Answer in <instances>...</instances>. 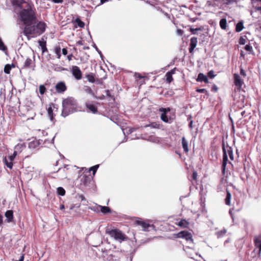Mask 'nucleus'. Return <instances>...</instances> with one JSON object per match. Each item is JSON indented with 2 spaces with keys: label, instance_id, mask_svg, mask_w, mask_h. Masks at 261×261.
I'll use <instances>...</instances> for the list:
<instances>
[{
  "label": "nucleus",
  "instance_id": "obj_5",
  "mask_svg": "<svg viewBox=\"0 0 261 261\" xmlns=\"http://www.w3.org/2000/svg\"><path fill=\"white\" fill-rule=\"evenodd\" d=\"M176 238L185 239L187 242L193 243L192 234L187 231H181L175 234Z\"/></svg>",
  "mask_w": 261,
  "mask_h": 261
},
{
  "label": "nucleus",
  "instance_id": "obj_1",
  "mask_svg": "<svg viewBox=\"0 0 261 261\" xmlns=\"http://www.w3.org/2000/svg\"><path fill=\"white\" fill-rule=\"evenodd\" d=\"M15 12L17 24H21L26 27L37 22V13L33 3H27L21 10L15 9Z\"/></svg>",
  "mask_w": 261,
  "mask_h": 261
},
{
  "label": "nucleus",
  "instance_id": "obj_45",
  "mask_svg": "<svg viewBox=\"0 0 261 261\" xmlns=\"http://www.w3.org/2000/svg\"><path fill=\"white\" fill-rule=\"evenodd\" d=\"M196 91L198 93H205L207 92L205 89H197Z\"/></svg>",
  "mask_w": 261,
  "mask_h": 261
},
{
  "label": "nucleus",
  "instance_id": "obj_42",
  "mask_svg": "<svg viewBox=\"0 0 261 261\" xmlns=\"http://www.w3.org/2000/svg\"><path fill=\"white\" fill-rule=\"evenodd\" d=\"M47 111H48V115L50 117V119L52 120L53 118V110H52L51 108H48L47 110Z\"/></svg>",
  "mask_w": 261,
  "mask_h": 261
},
{
  "label": "nucleus",
  "instance_id": "obj_17",
  "mask_svg": "<svg viewBox=\"0 0 261 261\" xmlns=\"http://www.w3.org/2000/svg\"><path fill=\"white\" fill-rule=\"evenodd\" d=\"M197 82H204L205 83H208V80L207 77L202 73H200L198 75V77L196 79Z\"/></svg>",
  "mask_w": 261,
  "mask_h": 261
},
{
  "label": "nucleus",
  "instance_id": "obj_61",
  "mask_svg": "<svg viewBox=\"0 0 261 261\" xmlns=\"http://www.w3.org/2000/svg\"><path fill=\"white\" fill-rule=\"evenodd\" d=\"M19 153L18 152L16 151L15 149H14V151L12 154L13 156H14V158L16 157V155L17 154V153Z\"/></svg>",
  "mask_w": 261,
  "mask_h": 261
},
{
  "label": "nucleus",
  "instance_id": "obj_15",
  "mask_svg": "<svg viewBox=\"0 0 261 261\" xmlns=\"http://www.w3.org/2000/svg\"><path fill=\"white\" fill-rule=\"evenodd\" d=\"M175 68H174L171 70L170 71H168V72L166 73L165 76L166 78L167 83L169 84L172 81V75L175 73Z\"/></svg>",
  "mask_w": 261,
  "mask_h": 261
},
{
  "label": "nucleus",
  "instance_id": "obj_48",
  "mask_svg": "<svg viewBox=\"0 0 261 261\" xmlns=\"http://www.w3.org/2000/svg\"><path fill=\"white\" fill-rule=\"evenodd\" d=\"M68 53V51H67V50L66 48H64L62 49V54L64 55H66Z\"/></svg>",
  "mask_w": 261,
  "mask_h": 261
},
{
  "label": "nucleus",
  "instance_id": "obj_13",
  "mask_svg": "<svg viewBox=\"0 0 261 261\" xmlns=\"http://www.w3.org/2000/svg\"><path fill=\"white\" fill-rule=\"evenodd\" d=\"M197 44V38L196 37H192L190 39L189 52L192 53Z\"/></svg>",
  "mask_w": 261,
  "mask_h": 261
},
{
  "label": "nucleus",
  "instance_id": "obj_63",
  "mask_svg": "<svg viewBox=\"0 0 261 261\" xmlns=\"http://www.w3.org/2000/svg\"><path fill=\"white\" fill-rule=\"evenodd\" d=\"M72 54L68 56V57H67L68 60L69 61H70L71 60V59H72Z\"/></svg>",
  "mask_w": 261,
  "mask_h": 261
},
{
  "label": "nucleus",
  "instance_id": "obj_12",
  "mask_svg": "<svg viewBox=\"0 0 261 261\" xmlns=\"http://www.w3.org/2000/svg\"><path fill=\"white\" fill-rule=\"evenodd\" d=\"M222 149H223V162H222V170L223 171H225L226 166V164H227V161H228V156H227V153L226 152V149H225V146L224 144L223 145Z\"/></svg>",
  "mask_w": 261,
  "mask_h": 261
},
{
  "label": "nucleus",
  "instance_id": "obj_58",
  "mask_svg": "<svg viewBox=\"0 0 261 261\" xmlns=\"http://www.w3.org/2000/svg\"><path fill=\"white\" fill-rule=\"evenodd\" d=\"M255 10L257 11H259L261 14V7H257L255 8Z\"/></svg>",
  "mask_w": 261,
  "mask_h": 261
},
{
  "label": "nucleus",
  "instance_id": "obj_26",
  "mask_svg": "<svg viewBox=\"0 0 261 261\" xmlns=\"http://www.w3.org/2000/svg\"><path fill=\"white\" fill-rule=\"evenodd\" d=\"M86 78L88 82L93 83L95 82V75L93 73H90L86 75Z\"/></svg>",
  "mask_w": 261,
  "mask_h": 261
},
{
  "label": "nucleus",
  "instance_id": "obj_29",
  "mask_svg": "<svg viewBox=\"0 0 261 261\" xmlns=\"http://www.w3.org/2000/svg\"><path fill=\"white\" fill-rule=\"evenodd\" d=\"M54 53L56 54L58 59H60L61 55V47L59 46H55L54 48Z\"/></svg>",
  "mask_w": 261,
  "mask_h": 261
},
{
  "label": "nucleus",
  "instance_id": "obj_20",
  "mask_svg": "<svg viewBox=\"0 0 261 261\" xmlns=\"http://www.w3.org/2000/svg\"><path fill=\"white\" fill-rule=\"evenodd\" d=\"M225 149H226V152L227 153V155H228V156L231 160H233V151H232V149L231 148V147L227 145V146H225Z\"/></svg>",
  "mask_w": 261,
  "mask_h": 261
},
{
  "label": "nucleus",
  "instance_id": "obj_24",
  "mask_svg": "<svg viewBox=\"0 0 261 261\" xmlns=\"http://www.w3.org/2000/svg\"><path fill=\"white\" fill-rule=\"evenodd\" d=\"M231 197V193L228 191H227L226 196L225 198V203L226 205H230Z\"/></svg>",
  "mask_w": 261,
  "mask_h": 261
},
{
  "label": "nucleus",
  "instance_id": "obj_52",
  "mask_svg": "<svg viewBox=\"0 0 261 261\" xmlns=\"http://www.w3.org/2000/svg\"><path fill=\"white\" fill-rule=\"evenodd\" d=\"M212 90H213V91H215V92L217 91V90H218V88H217V86H216V85H214L213 86V87H212Z\"/></svg>",
  "mask_w": 261,
  "mask_h": 261
},
{
  "label": "nucleus",
  "instance_id": "obj_11",
  "mask_svg": "<svg viewBox=\"0 0 261 261\" xmlns=\"http://www.w3.org/2000/svg\"><path fill=\"white\" fill-rule=\"evenodd\" d=\"M233 77L234 85L238 87V89H240L242 88L243 83L242 80L240 76L236 73L234 74Z\"/></svg>",
  "mask_w": 261,
  "mask_h": 261
},
{
  "label": "nucleus",
  "instance_id": "obj_54",
  "mask_svg": "<svg viewBox=\"0 0 261 261\" xmlns=\"http://www.w3.org/2000/svg\"><path fill=\"white\" fill-rule=\"evenodd\" d=\"M36 143L35 142H31L29 144V147L30 148H32V147H35V144Z\"/></svg>",
  "mask_w": 261,
  "mask_h": 261
},
{
  "label": "nucleus",
  "instance_id": "obj_43",
  "mask_svg": "<svg viewBox=\"0 0 261 261\" xmlns=\"http://www.w3.org/2000/svg\"><path fill=\"white\" fill-rule=\"evenodd\" d=\"M208 76L211 78L213 79L215 76V75L214 74V72L213 70L210 71L207 73Z\"/></svg>",
  "mask_w": 261,
  "mask_h": 261
},
{
  "label": "nucleus",
  "instance_id": "obj_4",
  "mask_svg": "<svg viewBox=\"0 0 261 261\" xmlns=\"http://www.w3.org/2000/svg\"><path fill=\"white\" fill-rule=\"evenodd\" d=\"M109 233L112 237L120 243L126 240L125 235L118 229H112L109 231Z\"/></svg>",
  "mask_w": 261,
  "mask_h": 261
},
{
  "label": "nucleus",
  "instance_id": "obj_35",
  "mask_svg": "<svg viewBox=\"0 0 261 261\" xmlns=\"http://www.w3.org/2000/svg\"><path fill=\"white\" fill-rule=\"evenodd\" d=\"M226 232V230L225 229H223L216 233L218 238L222 237L224 234Z\"/></svg>",
  "mask_w": 261,
  "mask_h": 261
},
{
  "label": "nucleus",
  "instance_id": "obj_21",
  "mask_svg": "<svg viewBox=\"0 0 261 261\" xmlns=\"http://www.w3.org/2000/svg\"><path fill=\"white\" fill-rule=\"evenodd\" d=\"M83 89H84V91L85 92V93H86L87 94H89L94 97H96L95 96L94 92L92 91V90L91 89V88L90 87L85 86L83 88Z\"/></svg>",
  "mask_w": 261,
  "mask_h": 261
},
{
  "label": "nucleus",
  "instance_id": "obj_10",
  "mask_svg": "<svg viewBox=\"0 0 261 261\" xmlns=\"http://www.w3.org/2000/svg\"><path fill=\"white\" fill-rule=\"evenodd\" d=\"M27 3H32L31 2H25L24 0H12V4L13 6H16L19 8V10L26 6Z\"/></svg>",
  "mask_w": 261,
  "mask_h": 261
},
{
  "label": "nucleus",
  "instance_id": "obj_49",
  "mask_svg": "<svg viewBox=\"0 0 261 261\" xmlns=\"http://www.w3.org/2000/svg\"><path fill=\"white\" fill-rule=\"evenodd\" d=\"M52 2L54 3H62L63 2V0H52Z\"/></svg>",
  "mask_w": 261,
  "mask_h": 261
},
{
  "label": "nucleus",
  "instance_id": "obj_62",
  "mask_svg": "<svg viewBox=\"0 0 261 261\" xmlns=\"http://www.w3.org/2000/svg\"><path fill=\"white\" fill-rule=\"evenodd\" d=\"M19 153L18 152L16 151L15 149H14V151L12 154L13 156H14V158L16 157V155L17 154V153Z\"/></svg>",
  "mask_w": 261,
  "mask_h": 261
},
{
  "label": "nucleus",
  "instance_id": "obj_18",
  "mask_svg": "<svg viewBox=\"0 0 261 261\" xmlns=\"http://www.w3.org/2000/svg\"><path fill=\"white\" fill-rule=\"evenodd\" d=\"M137 223L143 227L144 231H148L149 227L153 226L152 225H150L141 220L137 221Z\"/></svg>",
  "mask_w": 261,
  "mask_h": 261
},
{
  "label": "nucleus",
  "instance_id": "obj_2",
  "mask_svg": "<svg viewBox=\"0 0 261 261\" xmlns=\"http://www.w3.org/2000/svg\"><path fill=\"white\" fill-rule=\"evenodd\" d=\"M46 24L43 21H38L37 23L24 27L22 33L27 37L28 40L32 37L39 36L42 34L46 30Z\"/></svg>",
  "mask_w": 261,
  "mask_h": 261
},
{
  "label": "nucleus",
  "instance_id": "obj_31",
  "mask_svg": "<svg viewBox=\"0 0 261 261\" xmlns=\"http://www.w3.org/2000/svg\"><path fill=\"white\" fill-rule=\"evenodd\" d=\"M39 45L41 46L43 53L47 51V48L46 46V42L39 41Z\"/></svg>",
  "mask_w": 261,
  "mask_h": 261
},
{
  "label": "nucleus",
  "instance_id": "obj_41",
  "mask_svg": "<svg viewBox=\"0 0 261 261\" xmlns=\"http://www.w3.org/2000/svg\"><path fill=\"white\" fill-rule=\"evenodd\" d=\"M98 167H99V165H95V166L91 167L90 170L92 171L93 174L94 175Z\"/></svg>",
  "mask_w": 261,
  "mask_h": 261
},
{
  "label": "nucleus",
  "instance_id": "obj_47",
  "mask_svg": "<svg viewBox=\"0 0 261 261\" xmlns=\"http://www.w3.org/2000/svg\"><path fill=\"white\" fill-rule=\"evenodd\" d=\"M197 177V173L196 171H194L192 174V178L194 180H196Z\"/></svg>",
  "mask_w": 261,
  "mask_h": 261
},
{
  "label": "nucleus",
  "instance_id": "obj_25",
  "mask_svg": "<svg viewBox=\"0 0 261 261\" xmlns=\"http://www.w3.org/2000/svg\"><path fill=\"white\" fill-rule=\"evenodd\" d=\"M3 161H4V162L5 163V165H6V166L8 168H9L10 169L12 168V167L13 165L12 162L9 161V159L8 158H7L6 157H5L4 158Z\"/></svg>",
  "mask_w": 261,
  "mask_h": 261
},
{
  "label": "nucleus",
  "instance_id": "obj_33",
  "mask_svg": "<svg viewBox=\"0 0 261 261\" xmlns=\"http://www.w3.org/2000/svg\"><path fill=\"white\" fill-rule=\"evenodd\" d=\"M101 212L103 214H107L111 212V209L107 206H100Z\"/></svg>",
  "mask_w": 261,
  "mask_h": 261
},
{
  "label": "nucleus",
  "instance_id": "obj_44",
  "mask_svg": "<svg viewBox=\"0 0 261 261\" xmlns=\"http://www.w3.org/2000/svg\"><path fill=\"white\" fill-rule=\"evenodd\" d=\"M246 42V39L243 37H241L239 39V43L240 44H245Z\"/></svg>",
  "mask_w": 261,
  "mask_h": 261
},
{
  "label": "nucleus",
  "instance_id": "obj_51",
  "mask_svg": "<svg viewBox=\"0 0 261 261\" xmlns=\"http://www.w3.org/2000/svg\"><path fill=\"white\" fill-rule=\"evenodd\" d=\"M4 217L2 214H0V225L3 223Z\"/></svg>",
  "mask_w": 261,
  "mask_h": 261
},
{
  "label": "nucleus",
  "instance_id": "obj_37",
  "mask_svg": "<svg viewBox=\"0 0 261 261\" xmlns=\"http://www.w3.org/2000/svg\"><path fill=\"white\" fill-rule=\"evenodd\" d=\"M206 6L208 7H216L218 5L216 3L213 2L212 1L208 0L206 1Z\"/></svg>",
  "mask_w": 261,
  "mask_h": 261
},
{
  "label": "nucleus",
  "instance_id": "obj_64",
  "mask_svg": "<svg viewBox=\"0 0 261 261\" xmlns=\"http://www.w3.org/2000/svg\"><path fill=\"white\" fill-rule=\"evenodd\" d=\"M177 33H178V34L181 35L182 34V31L181 30H178Z\"/></svg>",
  "mask_w": 261,
  "mask_h": 261
},
{
  "label": "nucleus",
  "instance_id": "obj_40",
  "mask_svg": "<svg viewBox=\"0 0 261 261\" xmlns=\"http://www.w3.org/2000/svg\"><path fill=\"white\" fill-rule=\"evenodd\" d=\"M245 49L246 51H249L251 53L253 51L252 47L250 45V44H247L245 47Z\"/></svg>",
  "mask_w": 261,
  "mask_h": 261
},
{
  "label": "nucleus",
  "instance_id": "obj_28",
  "mask_svg": "<svg viewBox=\"0 0 261 261\" xmlns=\"http://www.w3.org/2000/svg\"><path fill=\"white\" fill-rule=\"evenodd\" d=\"M178 225L181 227L186 228L189 225V222L185 219H182L178 222Z\"/></svg>",
  "mask_w": 261,
  "mask_h": 261
},
{
  "label": "nucleus",
  "instance_id": "obj_8",
  "mask_svg": "<svg viewBox=\"0 0 261 261\" xmlns=\"http://www.w3.org/2000/svg\"><path fill=\"white\" fill-rule=\"evenodd\" d=\"M254 243L255 247L254 251L258 249L257 254L260 255L261 253V235L255 236L254 238Z\"/></svg>",
  "mask_w": 261,
  "mask_h": 261
},
{
  "label": "nucleus",
  "instance_id": "obj_9",
  "mask_svg": "<svg viewBox=\"0 0 261 261\" xmlns=\"http://www.w3.org/2000/svg\"><path fill=\"white\" fill-rule=\"evenodd\" d=\"M55 88L57 92L59 93H63L67 90L66 86L63 82L58 83L55 86Z\"/></svg>",
  "mask_w": 261,
  "mask_h": 261
},
{
  "label": "nucleus",
  "instance_id": "obj_22",
  "mask_svg": "<svg viewBox=\"0 0 261 261\" xmlns=\"http://www.w3.org/2000/svg\"><path fill=\"white\" fill-rule=\"evenodd\" d=\"M25 148V145L24 143L18 144L15 146L14 149L18 152H21Z\"/></svg>",
  "mask_w": 261,
  "mask_h": 261
},
{
  "label": "nucleus",
  "instance_id": "obj_53",
  "mask_svg": "<svg viewBox=\"0 0 261 261\" xmlns=\"http://www.w3.org/2000/svg\"><path fill=\"white\" fill-rule=\"evenodd\" d=\"M94 47H95V49L97 51V52L99 53V54L100 55V56L101 57L102 56L101 52L98 49L97 47L95 45H94Z\"/></svg>",
  "mask_w": 261,
  "mask_h": 261
},
{
  "label": "nucleus",
  "instance_id": "obj_32",
  "mask_svg": "<svg viewBox=\"0 0 261 261\" xmlns=\"http://www.w3.org/2000/svg\"><path fill=\"white\" fill-rule=\"evenodd\" d=\"M0 50L4 51L6 54L7 52V47L3 42L2 40L0 39Z\"/></svg>",
  "mask_w": 261,
  "mask_h": 261
},
{
  "label": "nucleus",
  "instance_id": "obj_3",
  "mask_svg": "<svg viewBox=\"0 0 261 261\" xmlns=\"http://www.w3.org/2000/svg\"><path fill=\"white\" fill-rule=\"evenodd\" d=\"M77 108L76 100L72 97H68L62 101V116L65 117L75 112Z\"/></svg>",
  "mask_w": 261,
  "mask_h": 261
},
{
  "label": "nucleus",
  "instance_id": "obj_14",
  "mask_svg": "<svg viewBox=\"0 0 261 261\" xmlns=\"http://www.w3.org/2000/svg\"><path fill=\"white\" fill-rule=\"evenodd\" d=\"M86 107L88 110V112H91L93 114H95L97 112V108L93 104L87 102L86 103Z\"/></svg>",
  "mask_w": 261,
  "mask_h": 261
},
{
  "label": "nucleus",
  "instance_id": "obj_60",
  "mask_svg": "<svg viewBox=\"0 0 261 261\" xmlns=\"http://www.w3.org/2000/svg\"><path fill=\"white\" fill-rule=\"evenodd\" d=\"M192 124H193V121L191 120L189 124V126L190 128H192V127H193Z\"/></svg>",
  "mask_w": 261,
  "mask_h": 261
},
{
  "label": "nucleus",
  "instance_id": "obj_38",
  "mask_svg": "<svg viewBox=\"0 0 261 261\" xmlns=\"http://www.w3.org/2000/svg\"><path fill=\"white\" fill-rule=\"evenodd\" d=\"M45 91H46V88H45V87L44 85H40L39 86V92H40V93L41 95H43V94H44Z\"/></svg>",
  "mask_w": 261,
  "mask_h": 261
},
{
  "label": "nucleus",
  "instance_id": "obj_19",
  "mask_svg": "<svg viewBox=\"0 0 261 261\" xmlns=\"http://www.w3.org/2000/svg\"><path fill=\"white\" fill-rule=\"evenodd\" d=\"M181 144H182V148L186 152H187L189 151V148H188V142L186 139L185 137H182L181 138Z\"/></svg>",
  "mask_w": 261,
  "mask_h": 261
},
{
  "label": "nucleus",
  "instance_id": "obj_36",
  "mask_svg": "<svg viewBox=\"0 0 261 261\" xmlns=\"http://www.w3.org/2000/svg\"><path fill=\"white\" fill-rule=\"evenodd\" d=\"M32 60L28 58L26 59V60L25 61V62H24V67H29L30 65L32 63Z\"/></svg>",
  "mask_w": 261,
  "mask_h": 261
},
{
  "label": "nucleus",
  "instance_id": "obj_46",
  "mask_svg": "<svg viewBox=\"0 0 261 261\" xmlns=\"http://www.w3.org/2000/svg\"><path fill=\"white\" fill-rule=\"evenodd\" d=\"M200 29H191V32L193 34H196L197 33V31L198 30H199Z\"/></svg>",
  "mask_w": 261,
  "mask_h": 261
},
{
  "label": "nucleus",
  "instance_id": "obj_59",
  "mask_svg": "<svg viewBox=\"0 0 261 261\" xmlns=\"http://www.w3.org/2000/svg\"><path fill=\"white\" fill-rule=\"evenodd\" d=\"M240 73H241V74H242L243 75H245V72L242 69H241V70H240Z\"/></svg>",
  "mask_w": 261,
  "mask_h": 261
},
{
  "label": "nucleus",
  "instance_id": "obj_55",
  "mask_svg": "<svg viewBox=\"0 0 261 261\" xmlns=\"http://www.w3.org/2000/svg\"><path fill=\"white\" fill-rule=\"evenodd\" d=\"M136 77H138L139 79H142L143 76H142L139 73H135V74Z\"/></svg>",
  "mask_w": 261,
  "mask_h": 261
},
{
  "label": "nucleus",
  "instance_id": "obj_30",
  "mask_svg": "<svg viewBox=\"0 0 261 261\" xmlns=\"http://www.w3.org/2000/svg\"><path fill=\"white\" fill-rule=\"evenodd\" d=\"M12 67H14V65L13 64H12V65L7 64L4 67V72L7 74L10 73V72L12 69Z\"/></svg>",
  "mask_w": 261,
  "mask_h": 261
},
{
  "label": "nucleus",
  "instance_id": "obj_7",
  "mask_svg": "<svg viewBox=\"0 0 261 261\" xmlns=\"http://www.w3.org/2000/svg\"><path fill=\"white\" fill-rule=\"evenodd\" d=\"M72 75L76 80H80L82 77V73L80 68L77 66H73L71 68Z\"/></svg>",
  "mask_w": 261,
  "mask_h": 261
},
{
  "label": "nucleus",
  "instance_id": "obj_56",
  "mask_svg": "<svg viewBox=\"0 0 261 261\" xmlns=\"http://www.w3.org/2000/svg\"><path fill=\"white\" fill-rule=\"evenodd\" d=\"M22 32L20 33V34H22ZM20 40H22L23 38L21 35H20L17 38V41H19Z\"/></svg>",
  "mask_w": 261,
  "mask_h": 261
},
{
  "label": "nucleus",
  "instance_id": "obj_16",
  "mask_svg": "<svg viewBox=\"0 0 261 261\" xmlns=\"http://www.w3.org/2000/svg\"><path fill=\"white\" fill-rule=\"evenodd\" d=\"M5 216L6 218L7 222L10 223L13 221L14 216L13 212L12 210H8L6 212Z\"/></svg>",
  "mask_w": 261,
  "mask_h": 261
},
{
  "label": "nucleus",
  "instance_id": "obj_27",
  "mask_svg": "<svg viewBox=\"0 0 261 261\" xmlns=\"http://www.w3.org/2000/svg\"><path fill=\"white\" fill-rule=\"evenodd\" d=\"M244 28V26H243V21H239L236 25V31L237 32H241V31H242V30Z\"/></svg>",
  "mask_w": 261,
  "mask_h": 261
},
{
  "label": "nucleus",
  "instance_id": "obj_6",
  "mask_svg": "<svg viewBox=\"0 0 261 261\" xmlns=\"http://www.w3.org/2000/svg\"><path fill=\"white\" fill-rule=\"evenodd\" d=\"M159 111L162 113L161 115V119L162 121L166 123H171L172 122V119L170 117H168L167 116V112L170 111L169 108H160Z\"/></svg>",
  "mask_w": 261,
  "mask_h": 261
},
{
  "label": "nucleus",
  "instance_id": "obj_39",
  "mask_svg": "<svg viewBox=\"0 0 261 261\" xmlns=\"http://www.w3.org/2000/svg\"><path fill=\"white\" fill-rule=\"evenodd\" d=\"M75 21L80 27L83 28L84 27L85 23L82 21H81L80 19L76 18Z\"/></svg>",
  "mask_w": 261,
  "mask_h": 261
},
{
  "label": "nucleus",
  "instance_id": "obj_34",
  "mask_svg": "<svg viewBox=\"0 0 261 261\" xmlns=\"http://www.w3.org/2000/svg\"><path fill=\"white\" fill-rule=\"evenodd\" d=\"M57 193L61 196H64L65 194V190L62 187L57 188Z\"/></svg>",
  "mask_w": 261,
  "mask_h": 261
},
{
  "label": "nucleus",
  "instance_id": "obj_57",
  "mask_svg": "<svg viewBox=\"0 0 261 261\" xmlns=\"http://www.w3.org/2000/svg\"><path fill=\"white\" fill-rule=\"evenodd\" d=\"M80 198L81 199V200L84 201L85 200V197L84 195H81L80 196Z\"/></svg>",
  "mask_w": 261,
  "mask_h": 261
},
{
  "label": "nucleus",
  "instance_id": "obj_50",
  "mask_svg": "<svg viewBox=\"0 0 261 261\" xmlns=\"http://www.w3.org/2000/svg\"><path fill=\"white\" fill-rule=\"evenodd\" d=\"M8 159L9 161L12 162L14 160L15 158L12 155H11L8 156Z\"/></svg>",
  "mask_w": 261,
  "mask_h": 261
},
{
  "label": "nucleus",
  "instance_id": "obj_23",
  "mask_svg": "<svg viewBox=\"0 0 261 261\" xmlns=\"http://www.w3.org/2000/svg\"><path fill=\"white\" fill-rule=\"evenodd\" d=\"M220 27L222 30H226L227 28V20L226 18H222L220 21Z\"/></svg>",
  "mask_w": 261,
  "mask_h": 261
}]
</instances>
